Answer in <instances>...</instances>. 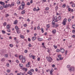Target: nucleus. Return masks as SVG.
Masks as SVG:
<instances>
[{"label":"nucleus","instance_id":"nucleus-63","mask_svg":"<svg viewBox=\"0 0 75 75\" xmlns=\"http://www.w3.org/2000/svg\"><path fill=\"white\" fill-rule=\"evenodd\" d=\"M22 65H23V64H19V66L21 67H21H22Z\"/></svg>","mask_w":75,"mask_h":75},{"label":"nucleus","instance_id":"nucleus-55","mask_svg":"<svg viewBox=\"0 0 75 75\" xmlns=\"http://www.w3.org/2000/svg\"><path fill=\"white\" fill-rule=\"evenodd\" d=\"M0 10H3V7L1 6L0 7Z\"/></svg>","mask_w":75,"mask_h":75},{"label":"nucleus","instance_id":"nucleus-39","mask_svg":"<svg viewBox=\"0 0 75 75\" xmlns=\"http://www.w3.org/2000/svg\"><path fill=\"white\" fill-rule=\"evenodd\" d=\"M58 19L59 20H61V17L60 16H59Z\"/></svg>","mask_w":75,"mask_h":75},{"label":"nucleus","instance_id":"nucleus-16","mask_svg":"<svg viewBox=\"0 0 75 75\" xmlns=\"http://www.w3.org/2000/svg\"><path fill=\"white\" fill-rule=\"evenodd\" d=\"M17 75H24V73L21 72L20 73H17Z\"/></svg>","mask_w":75,"mask_h":75},{"label":"nucleus","instance_id":"nucleus-4","mask_svg":"<svg viewBox=\"0 0 75 75\" xmlns=\"http://www.w3.org/2000/svg\"><path fill=\"white\" fill-rule=\"evenodd\" d=\"M25 62V58L23 57L22 59L21 62L22 63H24Z\"/></svg>","mask_w":75,"mask_h":75},{"label":"nucleus","instance_id":"nucleus-60","mask_svg":"<svg viewBox=\"0 0 75 75\" xmlns=\"http://www.w3.org/2000/svg\"><path fill=\"white\" fill-rule=\"evenodd\" d=\"M52 27H55H55H56V25H55L54 24V25H53Z\"/></svg>","mask_w":75,"mask_h":75},{"label":"nucleus","instance_id":"nucleus-31","mask_svg":"<svg viewBox=\"0 0 75 75\" xmlns=\"http://www.w3.org/2000/svg\"><path fill=\"white\" fill-rule=\"evenodd\" d=\"M6 71H7V72H8V73H10V71H11L10 69H8L6 70Z\"/></svg>","mask_w":75,"mask_h":75},{"label":"nucleus","instance_id":"nucleus-2","mask_svg":"<svg viewBox=\"0 0 75 75\" xmlns=\"http://www.w3.org/2000/svg\"><path fill=\"white\" fill-rule=\"evenodd\" d=\"M74 67H70L69 68V72H72V71H74Z\"/></svg>","mask_w":75,"mask_h":75},{"label":"nucleus","instance_id":"nucleus-50","mask_svg":"<svg viewBox=\"0 0 75 75\" xmlns=\"http://www.w3.org/2000/svg\"><path fill=\"white\" fill-rule=\"evenodd\" d=\"M45 10H49V8L48 7L46 8Z\"/></svg>","mask_w":75,"mask_h":75},{"label":"nucleus","instance_id":"nucleus-24","mask_svg":"<svg viewBox=\"0 0 75 75\" xmlns=\"http://www.w3.org/2000/svg\"><path fill=\"white\" fill-rule=\"evenodd\" d=\"M6 59H5V58H3L1 59V61H4Z\"/></svg>","mask_w":75,"mask_h":75},{"label":"nucleus","instance_id":"nucleus-43","mask_svg":"<svg viewBox=\"0 0 75 75\" xmlns=\"http://www.w3.org/2000/svg\"><path fill=\"white\" fill-rule=\"evenodd\" d=\"M9 16V15L8 14H6V16H5V17H7Z\"/></svg>","mask_w":75,"mask_h":75},{"label":"nucleus","instance_id":"nucleus-46","mask_svg":"<svg viewBox=\"0 0 75 75\" xmlns=\"http://www.w3.org/2000/svg\"><path fill=\"white\" fill-rule=\"evenodd\" d=\"M30 65H29V64H26V66L27 67H30Z\"/></svg>","mask_w":75,"mask_h":75},{"label":"nucleus","instance_id":"nucleus-15","mask_svg":"<svg viewBox=\"0 0 75 75\" xmlns=\"http://www.w3.org/2000/svg\"><path fill=\"white\" fill-rule=\"evenodd\" d=\"M3 7H4V8H8V5H7V4H6L5 6H3Z\"/></svg>","mask_w":75,"mask_h":75},{"label":"nucleus","instance_id":"nucleus-45","mask_svg":"<svg viewBox=\"0 0 75 75\" xmlns=\"http://www.w3.org/2000/svg\"><path fill=\"white\" fill-rule=\"evenodd\" d=\"M71 65H68L67 66V68H69V67H70Z\"/></svg>","mask_w":75,"mask_h":75},{"label":"nucleus","instance_id":"nucleus-41","mask_svg":"<svg viewBox=\"0 0 75 75\" xmlns=\"http://www.w3.org/2000/svg\"><path fill=\"white\" fill-rule=\"evenodd\" d=\"M52 38L51 37L49 38L48 39V41H50V40H51Z\"/></svg>","mask_w":75,"mask_h":75},{"label":"nucleus","instance_id":"nucleus-12","mask_svg":"<svg viewBox=\"0 0 75 75\" xmlns=\"http://www.w3.org/2000/svg\"><path fill=\"white\" fill-rule=\"evenodd\" d=\"M18 23V21H17V20H15V21H14L13 24H14L16 25L17 23Z\"/></svg>","mask_w":75,"mask_h":75},{"label":"nucleus","instance_id":"nucleus-14","mask_svg":"<svg viewBox=\"0 0 75 75\" xmlns=\"http://www.w3.org/2000/svg\"><path fill=\"white\" fill-rule=\"evenodd\" d=\"M36 39V37L35 36H34L32 37V41H34Z\"/></svg>","mask_w":75,"mask_h":75},{"label":"nucleus","instance_id":"nucleus-61","mask_svg":"<svg viewBox=\"0 0 75 75\" xmlns=\"http://www.w3.org/2000/svg\"><path fill=\"white\" fill-rule=\"evenodd\" d=\"M27 5H30V2H28L27 3Z\"/></svg>","mask_w":75,"mask_h":75},{"label":"nucleus","instance_id":"nucleus-8","mask_svg":"<svg viewBox=\"0 0 75 75\" xmlns=\"http://www.w3.org/2000/svg\"><path fill=\"white\" fill-rule=\"evenodd\" d=\"M19 59H22L23 58V56L20 55L19 56Z\"/></svg>","mask_w":75,"mask_h":75},{"label":"nucleus","instance_id":"nucleus-17","mask_svg":"<svg viewBox=\"0 0 75 75\" xmlns=\"http://www.w3.org/2000/svg\"><path fill=\"white\" fill-rule=\"evenodd\" d=\"M22 6H25V3L24 2V1H22L21 3V5Z\"/></svg>","mask_w":75,"mask_h":75},{"label":"nucleus","instance_id":"nucleus-1","mask_svg":"<svg viewBox=\"0 0 75 75\" xmlns=\"http://www.w3.org/2000/svg\"><path fill=\"white\" fill-rule=\"evenodd\" d=\"M67 19L66 18H65L63 21V22L62 23V24L63 25H65L66 24V23H67Z\"/></svg>","mask_w":75,"mask_h":75},{"label":"nucleus","instance_id":"nucleus-57","mask_svg":"<svg viewBox=\"0 0 75 75\" xmlns=\"http://www.w3.org/2000/svg\"><path fill=\"white\" fill-rule=\"evenodd\" d=\"M65 7V4H64L62 5V7H63V8H64V7Z\"/></svg>","mask_w":75,"mask_h":75},{"label":"nucleus","instance_id":"nucleus-54","mask_svg":"<svg viewBox=\"0 0 75 75\" xmlns=\"http://www.w3.org/2000/svg\"><path fill=\"white\" fill-rule=\"evenodd\" d=\"M71 37L72 38H75V35H73L72 36H71Z\"/></svg>","mask_w":75,"mask_h":75},{"label":"nucleus","instance_id":"nucleus-52","mask_svg":"<svg viewBox=\"0 0 75 75\" xmlns=\"http://www.w3.org/2000/svg\"><path fill=\"white\" fill-rule=\"evenodd\" d=\"M72 33H73V34H75V30H72Z\"/></svg>","mask_w":75,"mask_h":75},{"label":"nucleus","instance_id":"nucleus-35","mask_svg":"<svg viewBox=\"0 0 75 75\" xmlns=\"http://www.w3.org/2000/svg\"><path fill=\"white\" fill-rule=\"evenodd\" d=\"M72 28L75 29V24H74V25H72Z\"/></svg>","mask_w":75,"mask_h":75},{"label":"nucleus","instance_id":"nucleus-10","mask_svg":"<svg viewBox=\"0 0 75 75\" xmlns=\"http://www.w3.org/2000/svg\"><path fill=\"white\" fill-rule=\"evenodd\" d=\"M0 4L2 5V6H4V5L5 4V3L4 2L1 1H0Z\"/></svg>","mask_w":75,"mask_h":75},{"label":"nucleus","instance_id":"nucleus-48","mask_svg":"<svg viewBox=\"0 0 75 75\" xmlns=\"http://www.w3.org/2000/svg\"><path fill=\"white\" fill-rule=\"evenodd\" d=\"M47 52H49V53L50 52V49H48Z\"/></svg>","mask_w":75,"mask_h":75},{"label":"nucleus","instance_id":"nucleus-11","mask_svg":"<svg viewBox=\"0 0 75 75\" xmlns=\"http://www.w3.org/2000/svg\"><path fill=\"white\" fill-rule=\"evenodd\" d=\"M28 74H29L30 75H32L33 74L32 73V72H31V71H29L27 72Z\"/></svg>","mask_w":75,"mask_h":75},{"label":"nucleus","instance_id":"nucleus-29","mask_svg":"<svg viewBox=\"0 0 75 75\" xmlns=\"http://www.w3.org/2000/svg\"><path fill=\"white\" fill-rule=\"evenodd\" d=\"M53 47H54V48H55V49H57V47H58L57 46H55V45H54Z\"/></svg>","mask_w":75,"mask_h":75},{"label":"nucleus","instance_id":"nucleus-25","mask_svg":"<svg viewBox=\"0 0 75 75\" xmlns=\"http://www.w3.org/2000/svg\"><path fill=\"white\" fill-rule=\"evenodd\" d=\"M17 31V34H20L21 32V31L19 30H18L16 31Z\"/></svg>","mask_w":75,"mask_h":75},{"label":"nucleus","instance_id":"nucleus-21","mask_svg":"<svg viewBox=\"0 0 75 75\" xmlns=\"http://www.w3.org/2000/svg\"><path fill=\"white\" fill-rule=\"evenodd\" d=\"M71 6L72 7H75V4L74 3H73L71 5Z\"/></svg>","mask_w":75,"mask_h":75},{"label":"nucleus","instance_id":"nucleus-47","mask_svg":"<svg viewBox=\"0 0 75 75\" xmlns=\"http://www.w3.org/2000/svg\"><path fill=\"white\" fill-rule=\"evenodd\" d=\"M28 46L29 47H31L32 46V45H31L29 43L28 45Z\"/></svg>","mask_w":75,"mask_h":75},{"label":"nucleus","instance_id":"nucleus-23","mask_svg":"<svg viewBox=\"0 0 75 75\" xmlns=\"http://www.w3.org/2000/svg\"><path fill=\"white\" fill-rule=\"evenodd\" d=\"M56 51L57 52H59L60 51V50H59V49H57L56 50Z\"/></svg>","mask_w":75,"mask_h":75},{"label":"nucleus","instance_id":"nucleus-20","mask_svg":"<svg viewBox=\"0 0 75 75\" xmlns=\"http://www.w3.org/2000/svg\"><path fill=\"white\" fill-rule=\"evenodd\" d=\"M21 3V2L19 0H18L17 2V4H20V3Z\"/></svg>","mask_w":75,"mask_h":75},{"label":"nucleus","instance_id":"nucleus-51","mask_svg":"<svg viewBox=\"0 0 75 75\" xmlns=\"http://www.w3.org/2000/svg\"><path fill=\"white\" fill-rule=\"evenodd\" d=\"M9 46H10V47H13V45H12V44H10L9 45Z\"/></svg>","mask_w":75,"mask_h":75},{"label":"nucleus","instance_id":"nucleus-7","mask_svg":"<svg viewBox=\"0 0 75 75\" xmlns=\"http://www.w3.org/2000/svg\"><path fill=\"white\" fill-rule=\"evenodd\" d=\"M57 19V16H55L52 18V20H53V21H54V20H55Z\"/></svg>","mask_w":75,"mask_h":75},{"label":"nucleus","instance_id":"nucleus-3","mask_svg":"<svg viewBox=\"0 0 75 75\" xmlns=\"http://www.w3.org/2000/svg\"><path fill=\"white\" fill-rule=\"evenodd\" d=\"M60 52L62 53H64L65 52V50L63 48H60Z\"/></svg>","mask_w":75,"mask_h":75},{"label":"nucleus","instance_id":"nucleus-9","mask_svg":"<svg viewBox=\"0 0 75 75\" xmlns=\"http://www.w3.org/2000/svg\"><path fill=\"white\" fill-rule=\"evenodd\" d=\"M53 72H54V69L51 70L50 71V75H53V74H52Z\"/></svg>","mask_w":75,"mask_h":75},{"label":"nucleus","instance_id":"nucleus-18","mask_svg":"<svg viewBox=\"0 0 75 75\" xmlns=\"http://www.w3.org/2000/svg\"><path fill=\"white\" fill-rule=\"evenodd\" d=\"M52 33L53 34H55V33H56V30H54L52 31Z\"/></svg>","mask_w":75,"mask_h":75},{"label":"nucleus","instance_id":"nucleus-13","mask_svg":"<svg viewBox=\"0 0 75 75\" xmlns=\"http://www.w3.org/2000/svg\"><path fill=\"white\" fill-rule=\"evenodd\" d=\"M15 28L16 29V31H18V30H19V28H18V26H17V25L15 26Z\"/></svg>","mask_w":75,"mask_h":75},{"label":"nucleus","instance_id":"nucleus-36","mask_svg":"<svg viewBox=\"0 0 75 75\" xmlns=\"http://www.w3.org/2000/svg\"><path fill=\"white\" fill-rule=\"evenodd\" d=\"M5 58H8V54H6L5 55Z\"/></svg>","mask_w":75,"mask_h":75},{"label":"nucleus","instance_id":"nucleus-26","mask_svg":"<svg viewBox=\"0 0 75 75\" xmlns=\"http://www.w3.org/2000/svg\"><path fill=\"white\" fill-rule=\"evenodd\" d=\"M55 10H56V11H57V10H58V6H55Z\"/></svg>","mask_w":75,"mask_h":75},{"label":"nucleus","instance_id":"nucleus-37","mask_svg":"<svg viewBox=\"0 0 75 75\" xmlns=\"http://www.w3.org/2000/svg\"><path fill=\"white\" fill-rule=\"evenodd\" d=\"M38 41H42V38H38Z\"/></svg>","mask_w":75,"mask_h":75},{"label":"nucleus","instance_id":"nucleus-64","mask_svg":"<svg viewBox=\"0 0 75 75\" xmlns=\"http://www.w3.org/2000/svg\"><path fill=\"white\" fill-rule=\"evenodd\" d=\"M24 52H25V53H27V50H25V51H24Z\"/></svg>","mask_w":75,"mask_h":75},{"label":"nucleus","instance_id":"nucleus-33","mask_svg":"<svg viewBox=\"0 0 75 75\" xmlns=\"http://www.w3.org/2000/svg\"><path fill=\"white\" fill-rule=\"evenodd\" d=\"M7 31L8 32V33H9V32H11V30H10V29L9 28L8 29Z\"/></svg>","mask_w":75,"mask_h":75},{"label":"nucleus","instance_id":"nucleus-49","mask_svg":"<svg viewBox=\"0 0 75 75\" xmlns=\"http://www.w3.org/2000/svg\"><path fill=\"white\" fill-rule=\"evenodd\" d=\"M37 60L38 61H40V57H38L37 59Z\"/></svg>","mask_w":75,"mask_h":75},{"label":"nucleus","instance_id":"nucleus-58","mask_svg":"<svg viewBox=\"0 0 75 75\" xmlns=\"http://www.w3.org/2000/svg\"><path fill=\"white\" fill-rule=\"evenodd\" d=\"M71 8H68V10L69 12V11H71Z\"/></svg>","mask_w":75,"mask_h":75},{"label":"nucleus","instance_id":"nucleus-59","mask_svg":"<svg viewBox=\"0 0 75 75\" xmlns=\"http://www.w3.org/2000/svg\"><path fill=\"white\" fill-rule=\"evenodd\" d=\"M6 65L7 67H9V63H8V64H7Z\"/></svg>","mask_w":75,"mask_h":75},{"label":"nucleus","instance_id":"nucleus-56","mask_svg":"<svg viewBox=\"0 0 75 75\" xmlns=\"http://www.w3.org/2000/svg\"><path fill=\"white\" fill-rule=\"evenodd\" d=\"M23 25L24 27H27V24H24Z\"/></svg>","mask_w":75,"mask_h":75},{"label":"nucleus","instance_id":"nucleus-28","mask_svg":"<svg viewBox=\"0 0 75 75\" xmlns=\"http://www.w3.org/2000/svg\"><path fill=\"white\" fill-rule=\"evenodd\" d=\"M6 28H7V29H9L10 28V26L9 25H7L6 26Z\"/></svg>","mask_w":75,"mask_h":75},{"label":"nucleus","instance_id":"nucleus-19","mask_svg":"<svg viewBox=\"0 0 75 75\" xmlns=\"http://www.w3.org/2000/svg\"><path fill=\"white\" fill-rule=\"evenodd\" d=\"M25 11L24 10H23L22 11V12H21L22 14H24L25 13Z\"/></svg>","mask_w":75,"mask_h":75},{"label":"nucleus","instance_id":"nucleus-40","mask_svg":"<svg viewBox=\"0 0 75 75\" xmlns=\"http://www.w3.org/2000/svg\"><path fill=\"white\" fill-rule=\"evenodd\" d=\"M58 57L59 58H61V54H59L58 56Z\"/></svg>","mask_w":75,"mask_h":75},{"label":"nucleus","instance_id":"nucleus-6","mask_svg":"<svg viewBox=\"0 0 75 75\" xmlns=\"http://www.w3.org/2000/svg\"><path fill=\"white\" fill-rule=\"evenodd\" d=\"M46 59H47V61L49 62H52V60H50V59L48 57H46Z\"/></svg>","mask_w":75,"mask_h":75},{"label":"nucleus","instance_id":"nucleus-34","mask_svg":"<svg viewBox=\"0 0 75 75\" xmlns=\"http://www.w3.org/2000/svg\"><path fill=\"white\" fill-rule=\"evenodd\" d=\"M20 37L21 38H24V36L23 35H21L20 36Z\"/></svg>","mask_w":75,"mask_h":75},{"label":"nucleus","instance_id":"nucleus-22","mask_svg":"<svg viewBox=\"0 0 75 75\" xmlns=\"http://www.w3.org/2000/svg\"><path fill=\"white\" fill-rule=\"evenodd\" d=\"M55 23V21H53V20L52 22V25H54Z\"/></svg>","mask_w":75,"mask_h":75},{"label":"nucleus","instance_id":"nucleus-5","mask_svg":"<svg viewBox=\"0 0 75 75\" xmlns=\"http://www.w3.org/2000/svg\"><path fill=\"white\" fill-rule=\"evenodd\" d=\"M20 8L21 10H23V9L24 8V6L21 5L20 7Z\"/></svg>","mask_w":75,"mask_h":75},{"label":"nucleus","instance_id":"nucleus-27","mask_svg":"<svg viewBox=\"0 0 75 75\" xmlns=\"http://www.w3.org/2000/svg\"><path fill=\"white\" fill-rule=\"evenodd\" d=\"M47 27L48 28H50V24H48L47 25Z\"/></svg>","mask_w":75,"mask_h":75},{"label":"nucleus","instance_id":"nucleus-38","mask_svg":"<svg viewBox=\"0 0 75 75\" xmlns=\"http://www.w3.org/2000/svg\"><path fill=\"white\" fill-rule=\"evenodd\" d=\"M11 6H14V4L13 3H12L11 4Z\"/></svg>","mask_w":75,"mask_h":75},{"label":"nucleus","instance_id":"nucleus-53","mask_svg":"<svg viewBox=\"0 0 75 75\" xmlns=\"http://www.w3.org/2000/svg\"><path fill=\"white\" fill-rule=\"evenodd\" d=\"M32 58H33V59H35V56L33 55V56H32Z\"/></svg>","mask_w":75,"mask_h":75},{"label":"nucleus","instance_id":"nucleus-32","mask_svg":"<svg viewBox=\"0 0 75 75\" xmlns=\"http://www.w3.org/2000/svg\"><path fill=\"white\" fill-rule=\"evenodd\" d=\"M3 25H4V26H6V25H7V23L4 22V23H3Z\"/></svg>","mask_w":75,"mask_h":75},{"label":"nucleus","instance_id":"nucleus-62","mask_svg":"<svg viewBox=\"0 0 75 75\" xmlns=\"http://www.w3.org/2000/svg\"><path fill=\"white\" fill-rule=\"evenodd\" d=\"M67 52H68V51L67 50H66L65 53V55H67Z\"/></svg>","mask_w":75,"mask_h":75},{"label":"nucleus","instance_id":"nucleus-44","mask_svg":"<svg viewBox=\"0 0 75 75\" xmlns=\"http://www.w3.org/2000/svg\"><path fill=\"white\" fill-rule=\"evenodd\" d=\"M2 32L3 34H5L6 33V31L4 30H2Z\"/></svg>","mask_w":75,"mask_h":75},{"label":"nucleus","instance_id":"nucleus-42","mask_svg":"<svg viewBox=\"0 0 75 75\" xmlns=\"http://www.w3.org/2000/svg\"><path fill=\"white\" fill-rule=\"evenodd\" d=\"M28 41H31V39H30V38H28Z\"/></svg>","mask_w":75,"mask_h":75},{"label":"nucleus","instance_id":"nucleus-30","mask_svg":"<svg viewBox=\"0 0 75 75\" xmlns=\"http://www.w3.org/2000/svg\"><path fill=\"white\" fill-rule=\"evenodd\" d=\"M41 31H42V33H44V29H43V28H41Z\"/></svg>","mask_w":75,"mask_h":75}]
</instances>
